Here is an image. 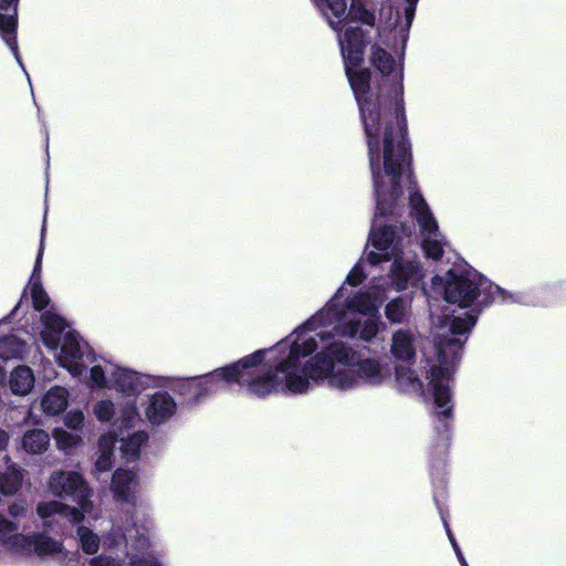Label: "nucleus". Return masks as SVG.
Masks as SVG:
<instances>
[{"mask_svg":"<svg viewBox=\"0 0 566 566\" xmlns=\"http://www.w3.org/2000/svg\"><path fill=\"white\" fill-rule=\"evenodd\" d=\"M36 282H41V273L36 274V273H32L31 274V279H30V283L31 285L33 283H36Z\"/></svg>","mask_w":566,"mask_h":566,"instance_id":"obj_57","label":"nucleus"},{"mask_svg":"<svg viewBox=\"0 0 566 566\" xmlns=\"http://www.w3.org/2000/svg\"><path fill=\"white\" fill-rule=\"evenodd\" d=\"M31 298L33 308L42 312L50 303V297L44 291L42 282L33 283L31 286Z\"/></svg>","mask_w":566,"mask_h":566,"instance_id":"obj_37","label":"nucleus"},{"mask_svg":"<svg viewBox=\"0 0 566 566\" xmlns=\"http://www.w3.org/2000/svg\"><path fill=\"white\" fill-rule=\"evenodd\" d=\"M19 308V304L12 310L11 315H14Z\"/></svg>","mask_w":566,"mask_h":566,"instance_id":"obj_60","label":"nucleus"},{"mask_svg":"<svg viewBox=\"0 0 566 566\" xmlns=\"http://www.w3.org/2000/svg\"><path fill=\"white\" fill-rule=\"evenodd\" d=\"M18 528V524L0 514V536H7Z\"/></svg>","mask_w":566,"mask_h":566,"instance_id":"obj_50","label":"nucleus"},{"mask_svg":"<svg viewBox=\"0 0 566 566\" xmlns=\"http://www.w3.org/2000/svg\"><path fill=\"white\" fill-rule=\"evenodd\" d=\"M22 541L25 546H32L39 556L59 554L63 549L62 542L53 539L43 533L22 535Z\"/></svg>","mask_w":566,"mask_h":566,"instance_id":"obj_18","label":"nucleus"},{"mask_svg":"<svg viewBox=\"0 0 566 566\" xmlns=\"http://www.w3.org/2000/svg\"><path fill=\"white\" fill-rule=\"evenodd\" d=\"M84 422V415L81 410L70 411L65 415L64 423L70 429H78Z\"/></svg>","mask_w":566,"mask_h":566,"instance_id":"obj_44","label":"nucleus"},{"mask_svg":"<svg viewBox=\"0 0 566 566\" xmlns=\"http://www.w3.org/2000/svg\"><path fill=\"white\" fill-rule=\"evenodd\" d=\"M40 336L43 344L50 349H56L61 343V333L42 329Z\"/></svg>","mask_w":566,"mask_h":566,"instance_id":"obj_43","label":"nucleus"},{"mask_svg":"<svg viewBox=\"0 0 566 566\" xmlns=\"http://www.w3.org/2000/svg\"><path fill=\"white\" fill-rule=\"evenodd\" d=\"M390 260V256L388 254L387 251H382V252H375V251H370L368 254H367V261L371 264V265H377V264H380L382 262H387Z\"/></svg>","mask_w":566,"mask_h":566,"instance_id":"obj_49","label":"nucleus"},{"mask_svg":"<svg viewBox=\"0 0 566 566\" xmlns=\"http://www.w3.org/2000/svg\"><path fill=\"white\" fill-rule=\"evenodd\" d=\"M20 0H0V36L19 61L18 4Z\"/></svg>","mask_w":566,"mask_h":566,"instance_id":"obj_11","label":"nucleus"},{"mask_svg":"<svg viewBox=\"0 0 566 566\" xmlns=\"http://www.w3.org/2000/svg\"><path fill=\"white\" fill-rule=\"evenodd\" d=\"M75 437L67 433V432H63L62 436L57 439V443L62 447V448H66V447H72L75 444Z\"/></svg>","mask_w":566,"mask_h":566,"instance_id":"obj_53","label":"nucleus"},{"mask_svg":"<svg viewBox=\"0 0 566 566\" xmlns=\"http://www.w3.org/2000/svg\"><path fill=\"white\" fill-rule=\"evenodd\" d=\"M317 348V343L313 337H310L308 339L303 340L301 344L298 342H293L289 344L285 340H281L276 343V345L270 349H268L270 353L272 352H280L285 354V356H292L293 354H297V361L302 357H307L312 355Z\"/></svg>","mask_w":566,"mask_h":566,"instance_id":"obj_21","label":"nucleus"},{"mask_svg":"<svg viewBox=\"0 0 566 566\" xmlns=\"http://www.w3.org/2000/svg\"><path fill=\"white\" fill-rule=\"evenodd\" d=\"M24 343L15 335H7L0 338V358L8 360L19 355Z\"/></svg>","mask_w":566,"mask_h":566,"instance_id":"obj_33","label":"nucleus"},{"mask_svg":"<svg viewBox=\"0 0 566 566\" xmlns=\"http://www.w3.org/2000/svg\"><path fill=\"white\" fill-rule=\"evenodd\" d=\"M375 314H377V310L374 308ZM385 328V324L380 322L378 315H374V317H369L364 322H360V335L359 339L364 342H370L379 332V328Z\"/></svg>","mask_w":566,"mask_h":566,"instance_id":"obj_34","label":"nucleus"},{"mask_svg":"<svg viewBox=\"0 0 566 566\" xmlns=\"http://www.w3.org/2000/svg\"><path fill=\"white\" fill-rule=\"evenodd\" d=\"M416 6L417 4L407 3V7L405 8V19L408 29L411 27L412 20L416 14Z\"/></svg>","mask_w":566,"mask_h":566,"instance_id":"obj_52","label":"nucleus"},{"mask_svg":"<svg viewBox=\"0 0 566 566\" xmlns=\"http://www.w3.org/2000/svg\"><path fill=\"white\" fill-rule=\"evenodd\" d=\"M50 489L59 497L71 500L82 509H92L91 489L83 475L75 471H57L50 476Z\"/></svg>","mask_w":566,"mask_h":566,"instance_id":"obj_10","label":"nucleus"},{"mask_svg":"<svg viewBox=\"0 0 566 566\" xmlns=\"http://www.w3.org/2000/svg\"><path fill=\"white\" fill-rule=\"evenodd\" d=\"M41 406L46 415L56 416L67 407V391L62 387L51 388L42 398Z\"/></svg>","mask_w":566,"mask_h":566,"instance_id":"obj_22","label":"nucleus"},{"mask_svg":"<svg viewBox=\"0 0 566 566\" xmlns=\"http://www.w3.org/2000/svg\"><path fill=\"white\" fill-rule=\"evenodd\" d=\"M370 65L378 72L366 92L354 95L367 145L369 168L379 182V145L384 146L385 171L397 180L401 168L411 158L407 114L403 99L402 70L394 74L396 60L385 49L374 45Z\"/></svg>","mask_w":566,"mask_h":566,"instance_id":"obj_1","label":"nucleus"},{"mask_svg":"<svg viewBox=\"0 0 566 566\" xmlns=\"http://www.w3.org/2000/svg\"><path fill=\"white\" fill-rule=\"evenodd\" d=\"M115 388L126 396L139 395L147 384L143 380V376L130 369H118L113 374Z\"/></svg>","mask_w":566,"mask_h":566,"instance_id":"obj_17","label":"nucleus"},{"mask_svg":"<svg viewBox=\"0 0 566 566\" xmlns=\"http://www.w3.org/2000/svg\"><path fill=\"white\" fill-rule=\"evenodd\" d=\"M411 234L410 227L405 222L399 224H385L370 231V241L375 249L387 251L395 241H401L402 237Z\"/></svg>","mask_w":566,"mask_h":566,"instance_id":"obj_14","label":"nucleus"},{"mask_svg":"<svg viewBox=\"0 0 566 566\" xmlns=\"http://www.w3.org/2000/svg\"><path fill=\"white\" fill-rule=\"evenodd\" d=\"M395 370L397 387L400 391H422V382L413 369L406 366H397Z\"/></svg>","mask_w":566,"mask_h":566,"instance_id":"obj_24","label":"nucleus"},{"mask_svg":"<svg viewBox=\"0 0 566 566\" xmlns=\"http://www.w3.org/2000/svg\"><path fill=\"white\" fill-rule=\"evenodd\" d=\"M304 366L307 376H310L312 380L318 381L327 379L329 386L333 375L337 371L334 370L335 366L326 347L311 357Z\"/></svg>","mask_w":566,"mask_h":566,"instance_id":"obj_15","label":"nucleus"},{"mask_svg":"<svg viewBox=\"0 0 566 566\" xmlns=\"http://www.w3.org/2000/svg\"><path fill=\"white\" fill-rule=\"evenodd\" d=\"M90 565L91 566H122L113 557L105 556V555H98V556L91 558Z\"/></svg>","mask_w":566,"mask_h":566,"instance_id":"obj_48","label":"nucleus"},{"mask_svg":"<svg viewBox=\"0 0 566 566\" xmlns=\"http://www.w3.org/2000/svg\"><path fill=\"white\" fill-rule=\"evenodd\" d=\"M101 453L95 461V468L98 472H107L113 467V447L106 446L103 443V440H99Z\"/></svg>","mask_w":566,"mask_h":566,"instance_id":"obj_38","label":"nucleus"},{"mask_svg":"<svg viewBox=\"0 0 566 566\" xmlns=\"http://www.w3.org/2000/svg\"><path fill=\"white\" fill-rule=\"evenodd\" d=\"M80 537V545L85 554H96L99 548V537L93 533L88 527L80 525L76 530Z\"/></svg>","mask_w":566,"mask_h":566,"instance_id":"obj_32","label":"nucleus"},{"mask_svg":"<svg viewBox=\"0 0 566 566\" xmlns=\"http://www.w3.org/2000/svg\"><path fill=\"white\" fill-rule=\"evenodd\" d=\"M384 381L381 366L376 358L360 357L349 369H338L333 375L331 387L347 390L358 387L359 385H380Z\"/></svg>","mask_w":566,"mask_h":566,"instance_id":"obj_8","label":"nucleus"},{"mask_svg":"<svg viewBox=\"0 0 566 566\" xmlns=\"http://www.w3.org/2000/svg\"><path fill=\"white\" fill-rule=\"evenodd\" d=\"M43 329L52 331L54 333H63L66 327L65 319L51 311H46L41 316Z\"/></svg>","mask_w":566,"mask_h":566,"instance_id":"obj_36","label":"nucleus"},{"mask_svg":"<svg viewBox=\"0 0 566 566\" xmlns=\"http://www.w3.org/2000/svg\"><path fill=\"white\" fill-rule=\"evenodd\" d=\"M366 36L367 32L360 27H348L339 36L345 74L354 95H359L369 87V69L363 67Z\"/></svg>","mask_w":566,"mask_h":566,"instance_id":"obj_7","label":"nucleus"},{"mask_svg":"<svg viewBox=\"0 0 566 566\" xmlns=\"http://www.w3.org/2000/svg\"><path fill=\"white\" fill-rule=\"evenodd\" d=\"M137 480V475L132 470L118 468L114 471L111 482V489L117 500L128 501L132 494L130 485Z\"/></svg>","mask_w":566,"mask_h":566,"instance_id":"obj_20","label":"nucleus"},{"mask_svg":"<svg viewBox=\"0 0 566 566\" xmlns=\"http://www.w3.org/2000/svg\"><path fill=\"white\" fill-rule=\"evenodd\" d=\"M316 2L328 19L332 29L337 32L342 31L343 22L347 17H349L352 21H358L369 27L375 25V13L366 8L363 0H352L348 13H346V0H316Z\"/></svg>","mask_w":566,"mask_h":566,"instance_id":"obj_9","label":"nucleus"},{"mask_svg":"<svg viewBox=\"0 0 566 566\" xmlns=\"http://www.w3.org/2000/svg\"><path fill=\"white\" fill-rule=\"evenodd\" d=\"M434 499V502H436V505H437V509L439 511V514H440V517L442 520V523H443V526L446 528V532H447V535H448V538L454 549V553L458 557V560L459 563L461 564V566H469V564L467 563L461 549H460V546L459 544L457 543V539L450 528V525H449V522H448V516H449V513L448 511L443 507L442 503H441V500L439 499V496L436 494L433 496Z\"/></svg>","mask_w":566,"mask_h":566,"instance_id":"obj_30","label":"nucleus"},{"mask_svg":"<svg viewBox=\"0 0 566 566\" xmlns=\"http://www.w3.org/2000/svg\"><path fill=\"white\" fill-rule=\"evenodd\" d=\"M329 353L333 364L339 363L345 366L346 369L354 367V364L359 358V353L352 346L344 342H333L326 346Z\"/></svg>","mask_w":566,"mask_h":566,"instance_id":"obj_23","label":"nucleus"},{"mask_svg":"<svg viewBox=\"0 0 566 566\" xmlns=\"http://www.w3.org/2000/svg\"><path fill=\"white\" fill-rule=\"evenodd\" d=\"M90 377H91L92 382L97 388H105L106 387L105 371H104L102 366H99V365L93 366L91 368V370H90Z\"/></svg>","mask_w":566,"mask_h":566,"instance_id":"obj_45","label":"nucleus"},{"mask_svg":"<svg viewBox=\"0 0 566 566\" xmlns=\"http://www.w3.org/2000/svg\"><path fill=\"white\" fill-rule=\"evenodd\" d=\"M481 310H471L464 316H454L450 323V332L452 335H463L471 331L476 323Z\"/></svg>","mask_w":566,"mask_h":566,"instance_id":"obj_28","label":"nucleus"},{"mask_svg":"<svg viewBox=\"0 0 566 566\" xmlns=\"http://www.w3.org/2000/svg\"><path fill=\"white\" fill-rule=\"evenodd\" d=\"M4 376H6L4 370H3V368L0 366V382L4 379Z\"/></svg>","mask_w":566,"mask_h":566,"instance_id":"obj_58","label":"nucleus"},{"mask_svg":"<svg viewBox=\"0 0 566 566\" xmlns=\"http://www.w3.org/2000/svg\"><path fill=\"white\" fill-rule=\"evenodd\" d=\"M9 442V434L0 429V451L4 450Z\"/></svg>","mask_w":566,"mask_h":566,"instance_id":"obj_56","label":"nucleus"},{"mask_svg":"<svg viewBox=\"0 0 566 566\" xmlns=\"http://www.w3.org/2000/svg\"><path fill=\"white\" fill-rule=\"evenodd\" d=\"M419 0H406L407 3L417 4Z\"/></svg>","mask_w":566,"mask_h":566,"instance_id":"obj_59","label":"nucleus"},{"mask_svg":"<svg viewBox=\"0 0 566 566\" xmlns=\"http://www.w3.org/2000/svg\"><path fill=\"white\" fill-rule=\"evenodd\" d=\"M176 411L175 399L167 391H156L151 395L145 413L151 424L160 426L167 422Z\"/></svg>","mask_w":566,"mask_h":566,"instance_id":"obj_12","label":"nucleus"},{"mask_svg":"<svg viewBox=\"0 0 566 566\" xmlns=\"http://www.w3.org/2000/svg\"><path fill=\"white\" fill-rule=\"evenodd\" d=\"M43 249H44L43 248V240H41L40 248H39V251H38V255H36L35 262H34V266H33L32 273L39 274L42 271Z\"/></svg>","mask_w":566,"mask_h":566,"instance_id":"obj_54","label":"nucleus"},{"mask_svg":"<svg viewBox=\"0 0 566 566\" xmlns=\"http://www.w3.org/2000/svg\"><path fill=\"white\" fill-rule=\"evenodd\" d=\"M366 279V274L359 263H356L346 276L345 282L350 286L360 285Z\"/></svg>","mask_w":566,"mask_h":566,"instance_id":"obj_42","label":"nucleus"},{"mask_svg":"<svg viewBox=\"0 0 566 566\" xmlns=\"http://www.w3.org/2000/svg\"><path fill=\"white\" fill-rule=\"evenodd\" d=\"M270 353L266 349H258L249 356L259 354L260 356L249 360L248 367L243 369V388L248 394L259 398L279 391L282 388L280 375H284L285 387L293 394H304L310 387L311 377L305 371V366L301 367L297 361V354L282 357L275 365H263L265 355Z\"/></svg>","mask_w":566,"mask_h":566,"instance_id":"obj_3","label":"nucleus"},{"mask_svg":"<svg viewBox=\"0 0 566 566\" xmlns=\"http://www.w3.org/2000/svg\"><path fill=\"white\" fill-rule=\"evenodd\" d=\"M129 566H161L159 560L153 556H133L129 562Z\"/></svg>","mask_w":566,"mask_h":566,"instance_id":"obj_47","label":"nucleus"},{"mask_svg":"<svg viewBox=\"0 0 566 566\" xmlns=\"http://www.w3.org/2000/svg\"><path fill=\"white\" fill-rule=\"evenodd\" d=\"M446 276L443 298L447 303L457 304L462 308L470 307L482 291H484V305L494 301L495 294L504 300V291L473 269L462 271L450 269Z\"/></svg>","mask_w":566,"mask_h":566,"instance_id":"obj_6","label":"nucleus"},{"mask_svg":"<svg viewBox=\"0 0 566 566\" xmlns=\"http://www.w3.org/2000/svg\"><path fill=\"white\" fill-rule=\"evenodd\" d=\"M390 279L397 291H405L409 285H417L421 279V268L417 262L397 258L390 269Z\"/></svg>","mask_w":566,"mask_h":566,"instance_id":"obj_13","label":"nucleus"},{"mask_svg":"<svg viewBox=\"0 0 566 566\" xmlns=\"http://www.w3.org/2000/svg\"><path fill=\"white\" fill-rule=\"evenodd\" d=\"M23 475L20 469L9 467L4 472L0 473V492L1 495H13L22 486Z\"/></svg>","mask_w":566,"mask_h":566,"instance_id":"obj_26","label":"nucleus"},{"mask_svg":"<svg viewBox=\"0 0 566 566\" xmlns=\"http://www.w3.org/2000/svg\"><path fill=\"white\" fill-rule=\"evenodd\" d=\"M422 250L428 259L440 261L444 254L443 245L439 240L424 238L422 240Z\"/></svg>","mask_w":566,"mask_h":566,"instance_id":"obj_39","label":"nucleus"},{"mask_svg":"<svg viewBox=\"0 0 566 566\" xmlns=\"http://www.w3.org/2000/svg\"><path fill=\"white\" fill-rule=\"evenodd\" d=\"M385 315L391 324H401L407 315L406 301L400 296L390 300L385 306Z\"/></svg>","mask_w":566,"mask_h":566,"instance_id":"obj_31","label":"nucleus"},{"mask_svg":"<svg viewBox=\"0 0 566 566\" xmlns=\"http://www.w3.org/2000/svg\"><path fill=\"white\" fill-rule=\"evenodd\" d=\"M384 146L379 145V182H375L374 172H371L373 187L376 196L375 217H390L395 221L402 216L403 205L401 198L403 189L401 185L402 176L406 175L409 182V213L420 227L421 232L436 234L439 230L433 213L420 192L413 175L412 157L408 165L401 168L397 180L385 171Z\"/></svg>","mask_w":566,"mask_h":566,"instance_id":"obj_2","label":"nucleus"},{"mask_svg":"<svg viewBox=\"0 0 566 566\" xmlns=\"http://www.w3.org/2000/svg\"><path fill=\"white\" fill-rule=\"evenodd\" d=\"M92 509H82L81 506L78 507H71L69 505V509H66V514H62L63 516H66L67 518H70V521L74 524H80L84 521L85 518V513L86 512H90Z\"/></svg>","mask_w":566,"mask_h":566,"instance_id":"obj_46","label":"nucleus"},{"mask_svg":"<svg viewBox=\"0 0 566 566\" xmlns=\"http://www.w3.org/2000/svg\"><path fill=\"white\" fill-rule=\"evenodd\" d=\"M462 343L453 336H441L437 342L438 365L430 368L429 387L433 397L436 408L441 410L436 412L439 421L452 419L453 406L451 403V390L448 384L452 379L454 367L460 361L462 355Z\"/></svg>","mask_w":566,"mask_h":566,"instance_id":"obj_4","label":"nucleus"},{"mask_svg":"<svg viewBox=\"0 0 566 566\" xmlns=\"http://www.w3.org/2000/svg\"><path fill=\"white\" fill-rule=\"evenodd\" d=\"M66 509H69L67 504L50 501V502H41L36 506L38 515L43 520L44 530H53V520L52 517L55 514L62 515L66 514Z\"/></svg>","mask_w":566,"mask_h":566,"instance_id":"obj_27","label":"nucleus"},{"mask_svg":"<svg viewBox=\"0 0 566 566\" xmlns=\"http://www.w3.org/2000/svg\"><path fill=\"white\" fill-rule=\"evenodd\" d=\"M94 413L99 421H109L115 415L114 403L111 400H101L95 405Z\"/></svg>","mask_w":566,"mask_h":566,"instance_id":"obj_41","label":"nucleus"},{"mask_svg":"<svg viewBox=\"0 0 566 566\" xmlns=\"http://www.w3.org/2000/svg\"><path fill=\"white\" fill-rule=\"evenodd\" d=\"M259 356V354H255L254 356H244L234 363L217 368L201 376L177 378L170 385V389L178 396L182 397L186 405L197 406L202 401V399L214 392V386L219 381L237 384L243 388V376L245 374L242 375V371L248 367L249 360H253V358Z\"/></svg>","mask_w":566,"mask_h":566,"instance_id":"obj_5","label":"nucleus"},{"mask_svg":"<svg viewBox=\"0 0 566 566\" xmlns=\"http://www.w3.org/2000/svg\"><path fill=\"white\" fill-rule=\"evenodd\" d=\"M8 511L12 517H20L24 515L25 507L22 504L13 503L9 506Z\"/></svg>","mask_w":566,"mask_h":566,"instance_id":"obj_55","label":"nucleus"},{"mask_svg":"<svg viewBox=\"0 0 566 566\" xmlns=\"http://www.w3.org/2000/svg\"><path fill=\"white\" fill-rule=\"evenodd\" d=\"M61 353L69 359L75 360L82 358L83 354L76 335L66 333L61 344Z\"/></svg>","mask_w":566,"mask_h":566,"instance_id":"obj_35","label":"nucleus"},{"mask_svg":"<svg viewBox=\"0 0 566 566\" xmlns=\"http://www.w3.org/2000/svg\"><path fill=\"white\" fill-rule=\"evenodd\" d=\"M50 444L49 434L42 429L29 430L24 433L22 446L24 450L32 454L43 453Z\"/></svg>","mask_w":566,"mask_h":566,"instance_id":"obj_25","label":"nucleus"},{"mask_svg":"<svg viewBox=\"0 0 566 566\" xmlns=\"http://www.w3.org/2000/svg\"><path fill=\"white\" fill-rule=\"evenodd\" d=\"M390 353L397 360H413L416 348L412 333L408 329L396 331L391 337Z\"/></svg>","mask_w":566,"mask_h":566,"instance_id":"obj_16","label":"nucleus"},{"mask_svg":"<svg viewBox=\"0 0 566 566\" xmlns=\"http://www.w3.org/2000/svg\"><path fill=\"white\" fill-rule=\"evenodd\" d=\"M347 307L356 310L361 314H367L373 310L370 297L366 293H357L352 300L348 301Z\"/></svg>","mask_w":566,"mask_h":566,"instance_id":"obj_40","label":"nucleus"},{"mask_svg":"<svg viewBox=\"0 0 566 566\" xmlns=\"http://www.w3.org/2000/svg\"><path fill=\"white\" fill-rule=\"evenodd\" d=\"M34 381L33 370L27 365H20L12 370L9 386L14 395L25 396L33 389Z\"/></svg>","mask_w":566,"mask_h":566,"instance_id":"obj_19","label":"nucleus"},{"mask_svg":"<svg viewBox=\"0 0 566 566\" xmlns=\"http://www.w3.org/2000/svg\"><path fill=\"white\" fill-rule=\"evenodd\" d=\"M148 440V434L145 431L134 432L125 441L123 446V452L128 460L136 461L140 457V448Z\"/></svg>","mask_w":566,"mask_h":566,"instance_id":"obj_29","label":"nucleus"},{"mask_svg":"<svg viewBox=\"0 0 566 566\" xmlns=\"http://www.w3.org/2000/svg\"><path fill=\"white\" fill-rule=\"evenodd\" d=\"M344 334L349 337L360 335V321H349L344 324Z\"/></svg>","mask_w":566,"mask_h":566,"instance_id":"obj_51","label":"nucleus"}]
</instances>
